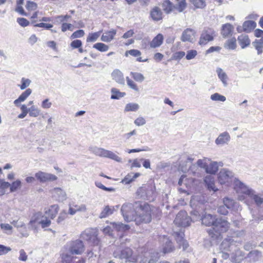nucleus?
<instances>
[{"instance_id": "1", "label": "nucleus", "mask_w": 263, "mask_h": 263, "mask_svg": "<svg viewBox=\"0 0 263 263\" xmlns=\"http://www.w3.org/2000/svg\"><path fill=\"white\" fill-rule=\"evenodd\" d=\"M202 223L206 226H212L208 230L209 235L213 239L217 238L221 233L226 232L229 228V222L221 218H216L211 214H204L201 218Z\"/></svg>"}, {"instance_id": "2", "label": "nucleus", "mask_w": 263, "mask_h": 263, "mask_svg": "<svg viewBox=\"0 0 263 263\" xmlns=\"http://www.w3.org/2000/svg\"><path fill=\"white\" fill-rule=\"evenodd\" d=\"M136 206H139L136 223L139 224L141 223H148L151 221V208L147 203L142 204L139 202H136Z\"/></svg>"}, {"instance_id": "3", "label": "nucleus", "mask_w": 263, "mask_h": 263, "mask_svg": "<svg viewBox=\"0 0 263 263\" xmlns=\"http://www.w3.org/2000/svg\"><path fill=\"white\" fill-rule=\"evenodd\" d=\"M138 209L139 206H136V202L134 204L130 203L123 204L121 211L124 220L126 222L134 220L136 222Z\"/></svg>"}, {"instance_id": "4", "label": "nucleus", "mask_w": 263, "mask_h": 263, "mask_svg": "<svg viewBox=\"0 0 263 263\" xmlns=\"http://www.w3.org/2000/svg\"><path fill=\"white\" fill-rule=\"evenodd\" d=\"M89 150L97 156L107 158L118 162L122 161V158L112 151L97 146L90 147Z\"/></svg>"}, {"instance_id": "5", "label": "nucleus", "mask_w": 263, "mask_h": 263, "mask_svg": "<svg viewBox=\"0 0 263 263\" xmlns=\"http://www.w3.org/2000/svg\"><path fill=\"white\" fill-rule=\"evenodd\" d=\"M164 12L169 14L174 10L176 9L179 12H182L187 7L185 0H182L176 5H174L170 0H164L162 4Z\"/></svg>"}, {"instance_id": "6", "label": "nucleus", "mask_w": 263, "mask_h": 263, "mask_svg": "<svg viewBox=\"0 0 263 263\" xmlns=\"http://www.w3.org/2000/svg\"><path fill=\"white\" fill-rule=\"evenodd\" d=\"M113 255L115 258L125 259L126 262H136L137 257L133 254V250L129 248H126L122 250L117 249L114 252Z\"/></svg>"}, {"instance_id": "7", "label": "nucleus", "mask_w": 263, "mask_h": 263, "mask_svg": "<svg viewBox=\"0 0 263 263\" xmlns=\"http://www.w3.org/2000/svg\"><path fill=\"white\" fill-rule=\"evenodd\" d=\"M197 164L200 167L204 168L207 173L210 174H215L218 170L217 162L212 161L211 159L207 158L199 159L197 161Z\"/></svg>"}, {"instance_id": "8", "label": "nucleus", "mask_w": 263, "mask_h": 263, "mask_svg": "<svg viewBox=\"0 0 263 263\" xmlns=\"http://www.w3.org/2000/svg\"><path fill=\"white\" fill-rule=\"evenodd\" d=\"M67 247L69 252L72 255H81L85 250L83 241L79 239L70 241Z\"/></svg>"}, {"instance_id": "9", "label": "nucleus", "mask_w": 263, "mask_h": 263, "mask_svg": "<svg viewBox=\"0 0 263 263\" xmlns=\"http://www.w3.org/2000/svg\"><path fill=\"white\" fill-rule=\"evenodd\" d=\"M191 218L184 211H180L176 215L174 221V223L178 227H186L190 226Z\"/></svg>"}, {"instance_id": "10", "label": "nucleus", "mask_w": 263, "mask_h": 263, "mask_svg": "<svg viewBox=\"0 0 263 263\" xmlns=\"http://www.w3.org/2000/svg\"><path fill=\"white\" fill-rule=\"evenodd\" d=\"M215 36L216 32L214 29L212 28H208L204 30L200 35L199 44L200 45H204L208 42L213 41L214 37Z\"/></svg>"}, {"instance_id": "11", "label": "nucleus", "mask_w": 263, "mask_h": 263, "mask_svg": "<svg viewBox=\"0 0 263 263\" xmlns=\"http://www.w3.org/2000/svg\"><path fill=\"white\" fill-rule=\"evenodd\" d=\"M234 173L227 168L220 170L218 174V181L220 184H229L232 181Z\"/></svg>"}, {"instance_id": "12", "label": "nucleus", "mask_w": 263, "mask_h": 263, "mask_svg": "<svg viewBox=\"0 0 263 263\" xmlns=\"http://www.w3.org/2000/svg\"><path fill=\"white\" fill-rule=\"evenodd\" d=\"M234 188L237 193L243 194L248 196L253 190L237 178L234 180Z\"/></svg>"}, {"instance_id": "13", "label": "nucleus", "mask_w": 263, "mask_h": 263, "mask_svg": "<svg viewBox=\"0 0 263 263\" xmlns=\"http://www.w3.org/2000/svg\"><path fill=\"white\" fill-rule=\"evenodd\" d=\"M81 237L83 239L89 241L94 245H97L99 243L97 232L95 229L86 230L81 234Z\"/></svg>"}, {"instance_id": "14", "label": "nucleus", "mask_w": 263, "mask_h": 263, "mask_svg": "<svg viewBox=\"0 0 263 263\" xmlns=\"http://www.w3.org/2000/svg\"><path fill=\"white\" fill-rule=\"evenodd\" d=\"M35 177L37 180L42 183L52 181L57 179V177L55 175L42 171L36 173Z\"/></svg>"}, {"instance_id": "15", "label": "nucleus", "mask_w": 263, "mask_h": 263, "mask_svg": "<svg viewBox=\"0 0 263 263\" xmlns=\"http://www.w3.org/2000/svg\"><path fill=\"white\" fill-rule=\"evenodd\" d=\"M231 140L230 134L227 132L220 133L216 139L215 142L218 146H223L228 144Z\"/></svg>"}, {"instance_id": "16", "label": "nucleus", "mask_w": 263, "mask_h": 263, "mask_svg": "<svg viewBox=\"0 0 263 263\" xmlns=\"http://www.w3.org/2000/svg\"><path fill=\"white\" fill-rule=\"evenodd\" d=\"M52 196L59 201H63L67 198L66 194L62 189L55 187L50 191Z\"/></svg>"}, {"instance_id": "17", "label": "nucleus", "mask_w": 263, "mask_h": 263, "mask_svg": "<svg viewBox=\"0 0 263 263\" xmlns=\"http://www.w3.org/2000/svg\"><path fill=\"white\" fill-rule=\"evenodd\" d=\"M87 211V206L84 204H81L80 205L76 204L74 203H69L68 213L71 215H74L78 212H84Z\"/></svg>"}, {"instance_id": "18", "label": "nucleus", "mask_w": 263, "mask_h": 263, "mask_svg": "<svg viewBox=\"0 0 263 263\" xmlns=\"http://www.w3.org/2000/svg\"><path fill=\"white\" fill-rule=\"evenodd\" d=\"M159 258V254L157 252H151L145 254L144 258L142 259L140 263H156Z\"/></svg>"}, {"instance_id": "19", "label": "nucleus", "mask_w": 263, "mask_h": 263, "mask_svg": "<svg viewBox=\"0 0 263 263\" xmlns=\"http://www.w3.org/2000/svg\"><path fill=\"white\" fill-rule=\"evenodd\" d=\"M194 30L191 28H187L185 29L182 34L181 40L182 42H192L195 34Z\"/></svg>"}, {"instance_id": "20", "label": "nucleus", "mask_w": 263, "mask_h": 263, "mask_svg": "<svg viewBox=\"0 0 263 263\" xmlns=\"http://www.w3.org/2000/svg\"><path fill=\"white\" fill-rule=\"evenodd\" d=\"M204 182H205L208 190L210 191H213L214 192L218 191V189L215 185V179L213 176L211 175H207L204 178Z\"/></svg>"}, {"instance_id": "21", "label": "nucleus", "mask_w": 263, "mask_h": 263, "mask_svg": "<svg viewBox=\"0 0 263 263\" xmlns=\"http://www.w3.org/2000/svg\"><path fill=\"white\" fill-rule=\"evenodd\" d=\"M44 215L40 212H38L33 215L29 222V224L32 228H36L37 224H41Z\"/></svg>"}, {"instance_id": "22", "label": "nucleus", "mask_w": 263, "mask_h": 263, "mask_svg": "<svg viewBox=\"0 0 263 263\" xmlns=\"http://www.w3.org/2000/svg\"><path fill=\"white\" fill-rule=\"evenodd\" d=\"M175 237L177 243L180 247L182 246L183 249L185 250L189 246L187 242L184 239V233L182 232L175 233Z\"/></svg>"}, {"instance_id": "23", "label": "nucleus", "mask_w": 263, "mask_h": 263, "mask_svg": "<svg viewBox=\"0 0 263 263\" xmlns=\"http://www.w3.org/2000/svg\"><path fill=\"white\" fill-rule=\"evenodd\" d=\"M111 77L117 83L121 85H124L125 81L123 74L119 70H114L111 73Z\"/></svg>"}, {"instance_id": "24", "label": "nucleus", "mask_w": 263, "mask_h": 263, "mask_svg": "<svg viewBox=\"0 0 263 263\" xmlns=\"http://www.w3.org/2000/svg\"><path fill=\"white\" fill-rule=\"evenodd\" d=\"M163 40V35L159 33L149 42V46L152 48L159 47L162 44Z\"/></svg>"}, {"instance_id": "25", "label": "nucleus", "mask_w": 263, "mask_h": 263, "mask_svg": "<svg viewBox=\"0 0 263 263\" xmlns=\"http://www.w3.org/2000/svg\"><path fill=\"white\" fill-rule=\"evenodd\" d=\"M116 33L117 31L112 29L109 31H106L102 35L101 40L103 42H109L114 39Z\"/></svg>"}, {"instance_id": "26", "label": "nucleus", "mask_w": 263, "mask_h": 263, "mask_svg": "<svg viewBox=\"0 0 263 263\" xmlns=\"http://www.w3.org/2000/svg\"><path fill=\"white\" fill-rule=\"evenodd\" d=\"M162 12L158 7H154L151 11V16L155 21H158L162 19Z\"/></svg>"}, {"instance_id": "27", "label": "nucleus", "mask_w": 263, "mask_h": 263, "mask_svg": "<svg viewBox=\"0 0 263 263\" xmlns=\"http://www.w3.org/2000/svg\"><path fill=\"white\" fill-rule=\"evenodd\" d=\"M31 92L32 90L31 89L28 88L26 89L19 96L17 99L14 100V104L15 105V106H18L20 104L21 102H24L29 97Z\"/></svg>"}, {"instance_id": "28", "label": "nucleus", "mask_w": 263, "mask_h": 263, "mask_svg": "<svg viewBox=\"0 0 263 263\" xmlns=\"http://www.w3.org/2000/svg\"><path fill=\"white\" fill-rule=\"evenodd\" d=\"M59 210L58 205L54 204L50 206V208L45 211V214L50 219H53L57 215Z\"/></svg>"}, {"instance_id": "29", "label": "nucleus", "mask_w": 263, "mask_h": 263, "mask_svg": "<svg viewBox=\"0 0 263 263\" xmlns=\"http://www.w3.org/2000/svg\"><path fill=\"white\" fill-rule=\"evenodd\" d=\"M110 224L112 229L118 232H124L129 229V225L123 224L121 222H112Z\"/></svg>"}, {"instance_id": "30", "label": "nucleus", "mask_w": 263, "mask_h": 263, "mask_svg": "<svg viewBox=\"0 0 263 263\" xmlns=\"http://www.w3.org/2000/svg\"><path fill=\"white\" fill-rule=\"evenodd\" d=\"M233 26L227 23L223 25L222 27L221 34L224 37H228L231 35L233 30Z\"/></svg>"}, {"instance_id": "31", "label": "nucleus", "mask_w": 263, "mask_h": 263, "mask_svg": "<svg viewBox=\"0 0 263 263\" xmlns=\"http://www.w3.org/2000/svg\"><path fill=\"white\" fill-rule=\"evenodd\" d=\"M256 26V23L253 21H245L243 25V31L247 33L250 32L253 29H254Z\"/></svg>"}, {"instance_id": "32", "label": "nucleus", "mask_w": 263, "mask_h": 263, "mask_svg": "<svg viewBox=\"0 0 263 263\" xmlns=\"http://www.w3.org/2000/svg\"><path fill=\"white\" fill-rule=\"evenodd\" d=\"M238 41L242 48H245L250 44V40L247 35H240L238 37Z\"/></svg>"}, {"instance_id": "33", "label": "nucleus", "mask_w": 263, "mask_h": 263, "mask_svg": "<svg viewBox=\"0 0 263 263\" xmlns=\"http://www.w3.org/2000/svg\"><path fill=\"white\" fill-rule=\"evenodd\" d=\"M250 198L252 199L257 206H260L263 203V198L256 194V192L253 190L251 192L250 194L248 196Z\"/></svg>"}, {"instance_id": "34", "label": "nucleus", "mask_w": 263, "mask_h": 263, "mask_svg": "<svg viewBox=\"0 0 263 263\" xmlns=\"http://www.w3.org/2000/svg\"><path fill=\"white\" fill-rule=\"evenodd\" d=\"M111 96L110 98L111 99H119L124 97L126 95L125 92H120L119 89L116 88H112L111 89Z\"/></svg>"}, {"instance_id": "35", "label": "nucleus", "mask_w": 263, "mask_h": 263, "mask_svg": "<svg viewBox=\"0 0 263 263\" xmlns=\"http://www.w3.org/2000/svg\"><path fill=\"white\" fill-rule=\"evenodd\" d=\"M252 45L257 50L258 54H260L263 52V37L256 40L252 43Z\"/></svg>"}, {"instance_id": "36", "label": "nucleus", "mask_w": 263, "mask_h": 263, "mask_svg": "<svg viewBox=\"0 0 263 263\" xmlns=\"http://www.w3.org/2000/svg\"><path fill=\"white\" fill-rule=\"evenodd\" d=\"M140 176L139 173H131L128 174L122 180V182L125 184H129L133 181L135 179L137 178Z\"/></svg>"}, {"instance_id": "37", "label": "nucleus", "mask_w": 263, "mask_h": 263, "mask_svg": "<svg viewBox=\"0 0 263 263\" xmlns=\"http://www.w3.org/2000/svg\"><path fill=\"white\" fill-rule=\"evenodd\" d=\"M216 72L218 74V78L221 81L224 86H226L227 85V80H228V76L226 72L223 71L221 68H218Z\"/></svg>"}, {"instance_id": "38", "label": "nucleus", "mask_w": 263, "mask_h": 263, "mask_svg": "<svg viewBox=\"0 0 263 263\" xmlns=\"http://www.w3.org/2000/svg\"><path fill=\"white\" fill-rule=\"evenodd\" d=\"M163 239V242L165 243V246L163 248L164 253L171 252L173 248L172 242L167 237H164Z\"/></svg>"}, {"instance_id": "39", "label": "nucleus", "mask_w": 263, "mask_h": 263, "mask_svg": "<svg viewBox=\"0 0 263 263\" xmlns=\"http://www.w3.org/2000/svg\"><path fill=\"white\" fill-rule=\"evenodd\" d=\"M193 181L194 180L193 179H187L185 176L182 175L179 180L178 184L179 185L184 184L186 187H190L193 184Z\"/></svg>"}, {"instance_id": "40", "label": "nucleus", "mask_w": 263, "mask_h": 263, "mask_svg": "<svg viewBox=\"0 0 263 263\" xmlns=\"http://www.w3.org/2000/svg\"><path fill=\"white\" fill-rule=\"evenodd\" d=\"M115 209L114 207H110L108 205L106 206L100 215V218H103L112 214Z\"/></svg>"}, {"instance_id": "41", "label": "nucleus", "mask_w": 263, "mask_h": 263, "mask_svg": "<svg viewBox=\"0 0 263 263\" xmlns=\"http://www.w3.org/2000/svg\"><path fill=\"white\" fill-rule=\"evenodd\" d=\"M224 47L231 50L235 49L236 47V40L235 38L228 40L224 44Z\"/></svg>"}, {"instance_id": "42", "label": "nucleus", "mask_w": 263, "mask_h": 263, "mask_svg": "<svg viewBox=\"0 0 263 263\" xmlns=\"http://www.w3.org/2000/svg\"><path fill=\"white\" fill-rule=\"evenodd\" d=\"M41 110L35 106L32 105L29 108V115L30 117H37L40 114Z\"/></svg>"}, {"instance_id": "43", "label": "nucleus", "mask_w": 263, "mask_h": 263, "mask_svg": "<svg viewBox=\"0 0 263 263\" xmlns=\"http://www.w3.org/2000/svg\"><path fill=\"white\" fill-rule=\"evenodd\" d=\"M139 108V105L136 103L127 104L125 107V111H136Z\"/></svg>"}, {"instance_id": "44", "label": "nucleus", "mask_w": 263, "mask_h": 263, "mask_svg": "<svg viewBox=\"0 0 263 263\" xmlns=\"http://www.w3.org/2000/svg\"><path fill=\"white\" fill-rule=\"evenodd\" d=\"M93 48L101 52H105L108 50L109 47L102 43H97L93 45Z\"/></svg>"}, {"instance_id": "45", "label": "nucleus", "mask_w": 263, "mask_h": 263, "mask_svg": "<svg viewBox=\"0 0 263 263\" xmlns=\"http://www.w3.org/2000/svg\"><path fill=\"white\" fill-rule=\"evenodd\" d=\"M126 80L127 82V85L130 89L134 90L137 92L139 91V88L135 82L130 79L128 77L126 78Z\"/></svg>"}, {"instance_id": "46", "label": "nucleus", "mask_w": 263, "mask_h": 263, "mask_svg": "<svg viewBox=\"0 0 263 263\" xmlns=\"http://www.w3.org/2000/svg\"><path fill=\"white\" fill-rule=\"evenodd\" d=\"M0 227L4 233L8 235L12 234L13 227L10 224L8 223H1Z\"/></svg>"}, {"instance_id": "47", "label": "nucleus", "mask_w": 263, "mask_h": 263, "mask_svg": "<svg viewBox=\"0 0 263 263\" xmlns=\"http://www.w3.org/2000/svg\"><path fill=\"white\" fill-rule=\"evenodd\" d=\"M223 203L224 206H226L228 209L233 208L236 204L233 199L228 197H226L223 199Z\"/></svg>"}, {"instance_id": "48", "label": "nucleus", "mask_w": 263, "mask_h": 263, "mask_svg": "<svg viewBox=\"0 0 263 263\" xmlns=\"http://www.w3.org/2000/svg\"><path fill=\"white\" fill-rule=\"evenodd\" d=\"M211 99L213 101L224 102L226 98L218 93H215L211 96Z\"/></svg>"}, {"instance_id": "49", "label": "nucleus", "mask_w": 263, "mask_h": 263, "mask_svg": "<svg viewBox=\"0 0 263 263\" xmlns=\"http://www.w3.org/2000/svg\"><path fill=\"white\" fill-rule=\"evenodd\" d=\"M196 8H203L206 4L204 0H190Z\"/></svg>"}, {"instance_id": "50", "label": "nucleus", "mask_w": 263, "mask_h": 263, "mask_svg": "<svg viewBox=\"0 0 263 263\" xmlns=\"http://www.w3.org/2000/svg\"><path fill=\"white\" fill-rule=\"evenodd\" d=\"M100 32H97L95 33H89L87 38V42H95L97 40L98 37L100 36Z\"/></svg>"}, {"instance_id": "51", "label": "nucleus", "mask_w": 263, "mask_h": 263, "mask_svg": "<svg viewBox=\"0 0 263 263\" xmlns=\"http://www.w3.org/2000/svg\"><path fill=\"white\" fill-rule=\"evenodd\" d=\"M130 74L133 78L137 82H142L144 80V77L140 73L132 72Z\"/></svg>"}, {"instance_id": "52", "label": "nucleus", "mask_w": 263, "mask_h": 263, "mask_svg": "<svg viewBox=\"0 0 263 263\" xmlns=\"http://www.w3.org/2000/svg\"><path fill=\"white\" fill-rule=\"evenodd\" d=\"M21 186V181L19 180H17L15 181H14L11 184H10V192H15L18 189L20 188Z\"/></svg>"}, {"instance_id": "53", "label": "nucleus", "mask_w": 263, "mask_h": 263, "mask_svg": "<svg viewBox=\"0 0 263 263\" xmlns=\"http://www.w3.org/2000/svg\"><path fill=\"white\" fill-rule=\"evenodd\" d=\"M71 17L70 15H58L55 17V21L58 23H62L65 21H67L68 19Z\"/></svg>"}, {"instance_id": "54", "label": "nucleus", "mask_w": 263, "mask_h": 263, "mask_svg": "<svg viewBox=\"0 0 263 263\" xmlns=\"http://www.w3.org/2000/svg\"><path fill=\"white\" fill-rule=\"evenodd\" d=\"M21 82L22 84L20 85V87L21 90H24L30 85L31 81L28 79L23 78Z\"/></svg>"}, {"instance_id": "55", "label": "nucleus", "mask_w": 263, "mask_h": 263, "mask_svg": "<svg viewBox=\"0 0 263 263\" xmlns=\"http://www.w3.org/2000/svg\"><path fill=\"white\" fill-rule=\"evenodd\" d=\"M74 257L68 254H63L62 257L63 263H72Z\"/></svg>"}, {"instance_id": "56", "label": "nucleus", "mask_w": 263, "mask_h": 263, "mask_svg": "<svg viewBox=\"0 0 263 263\" xmlns=\"http://www.w3.org/2000/svg\"><path fill=\"white\" fill-rule=\"evenodd\" d=\"M49 218L46 215V216H44L41 224L42 228L48 227L50 225L51 221Z\"/></svg>"}, {"instance_id": "57", "label": "nucleus", "mask_w": 263, "mask_h": 263, "mask_svg": "<svg viewBox=\"0 0 263 263\" xmlns=\"http://www.w3.org/2000/svg\"><path fill=\"white\" fill-rule=\"evenodd\" d=\"M237 256L233 258V261L236 263H240L243 258V255L242 252L240 251L236 252Z\"/></svg>"}, {"instance_id": "58", "label": "nucleus", "mask_w": 263, "mask_h": 263, "mask_svg": "<svg viewBox=\"0 0 263 263\" xmlns=\"http://www.w3.org/2000/svg\"><path fill=\"white\" fill-rule=\"evenodd\" d=\"M37 7V5L35 3L31 1H27L26 8L28 10H35Z\"/></svg>"}, {"instance_id": "59", "label": "nucleus", "mask_w": 263, "mask_h": 263, "mask_svg": "<svg viewBox=\"0 0 263 263\" xmlns=\"http://www.w3.org/2000/svg\"><path fill=\"white\" fill-rule=\"evenodd\" d=\"M95 185L99 188L106 191L108 192H114L115 191V189L112 187H107L105 186L104 185H103L100 182L96 181L95 182Z\"/></svg>"}, {"instance_id": "60", "label": "nucleus", "mask_w": 263, "mask_h": 263, "mask_svg": "<svg viewBox=\"0 0 263 263\" xmlns=\"http://www.w3.org/2000/svg\"><path fill=\"white\" fill-rule=\"evenodd\" d=\"M260 252L257 250L251 251L248 255V257L252 259L254 261L257 259V257L259 256Z\"/></svg>"}, {"instance_id": "61", "label": "nucleus", "mask_w": 263, "mask_h": 263, "mask_svg": "<svg viewBox=\"0 0 263 263\" xmlns=\"http://www.w3.org/2000/svg\"><path fill=\"white\" fill-rule=\"evenodd\" d=\"M17 22L22 27H26L29 24V22L27 19L23 17L17 18Z\"/></svg>"}, {"instance_id": "62", "label": "nucleus", "mask_w": 263, "mask_h": 263, "mask_svg": "<svg viewBox=\"0 0 263 263\" xmlns=\"http://www.w3.org/2000/svg\"><path fill=\"white\" fill-rule=\"evenodd\" d=\"M197 52L195 50H190L187 51L186 58L187 60H191L195 57Z\"/></svg>"}, {"instance_id": "63", "label": "nucleus", "mask_w": 263, "mask_h": 263, "mask_svg": "<svg viewBox=\"0 0 263 263\" xmlns=\"http://www.w3.org/2000/svg\"><path fill=\"white\" fill-rule=\"evenodd\" d=\"M73 25L71 24H68L66 23H62L61 26L62 31L64 32L67 30H72Z\"/></svg>"}, {"instance_id": "64", "label": "nucleus", "mask_w": 263, "mask_h": 263, "mask_svg": "<svg viewBox=\"0 0 263 263\" xmlns=\"http://www.w3.org/2000/svg\"><path fill=\"white\" fill-rule=\"evenodd\" d=\"M11 250L10 247L0 245V256L6 254Z\"/></svg>"}]
</instances>
